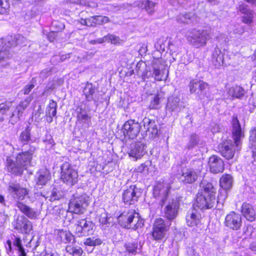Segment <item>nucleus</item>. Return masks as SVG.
<instances>
[{
  "label": "nucleus",
  "mask_w": 256,
  "mask_h": 256,
  "mask_svg": "<svg viewBox=\"0 0 256 256\" xmlns=\"http://www.w3.org/2000/svg\"><path fill=\"white\" fill-rule=\"evenodd\" d=\"M35 148L30 146V149L24 152L19 153L14 161L10 157L6 158V166L9 172L15 175H20L24 170L30 164Z\"/></svg>",
  "instance_id": "nucleus-1"
},
{
  "label": "nucleus",
  "mask_w": 256,
  "mask_h": 256,
  "mask_svg": "<svg viewBox=\"0 0 256 256\" xmlns=\"http://www.w3.org/2000/svg\"><path fill=\"white\" fill-rule=\"evenodd\" d=\"M198 193L194 205L202 210L210 209L216 204L215 189L210 183L204 185Z\"/></svg>",
  "instance_id": "nucleus-2"
},
{
  "label": "nucleus",
  "mask_w": 256,
  "mask_h": 256,
  "mask_svg": "<svg viewBox=\"0 0 256 256\" xmlns=\"http://www.w3.org/2000/svg\"><path fill=\"white\" fill-rule=\"evenodd\" d=\"M211 28L198 30L194 28L188 32L186 38L188 42L194 48L204 46L210 38Z\"/></svg>",
  "instance_id": "nucleus-3"
},
{
  "label": "nucleus",
  "mask_w": 256,
  "mask_h": 256,
  "mask_svg": "<svg viewBox=\"0 0 256 256\" xmlns=\"http://www.w3.org/2000/svg\"><path fill=\"white\" fill-rule=\"evenodd\" d=\"M119 224L125 228L136 230L144 226V221L134 210L124 212L118 218Z\"/></svg>",
  "instance_id": "nucleus-4"
},
{
  "label": "nucleus",
  "mask_w": 256,
  "mask_h": 256,
  "mask_svg": "<svg viewBox=\"0 0 256 256\" xmlns=\"http://www.w3.org/2000/svg\"><path fill=\"white\" fill-rule=\"evenodd\" d=\"M60 170V178L64 183L74 186L78 182V172L68 162H65L62 164Z\"/></svg>",
  "instance_id": "nucleus-5"
},
{
  "label": "nucleus",
  "mask_w": 256,
  "mask_h": 256,
  "mask_svg": "<svg viewBox=\"0 0 256 256\" xmlns=\"http://www.w3.org/2000/svg\"><path fill=\"white\" fill-rule=\"evenodd\" d=\"M88 196L85 194L74 195L69 203L70 212L76 214H83L88 204Z\"/></svg>",
  "instance_id": "nucleus-6"
},
{
  "label": "nucleus",
  "mask_w": 256,
  "mask_h": 256,
  "mask_svg": "<svg viewBox=\"0 0 256 256\" xmlns=\"http://www.w3.org/2000/svg\"><path fill=\"white\" fill-rule=\"evenodd\" d=\"M75 232L79 236H88L93 234L95 224L87 218L78 220L74 225Z\"/></svg>",
  "instance_id": "nucleus-7"
},
{
  "label": "nucleus",
  "mask_w": 256,
  "mask_h": 256,
  "mask_svg": "<svg viewBox=\"0 0 256 256\" xmlns=\"http://www.w3.org/2000/svg\"><path fill=\"white\" fill-rule=\"evenodd\" d=\"M164 72L163 66L158 60L153 62L152 69L146 70L142 74V79L154 78V80L160 81L162 80Z\"/></svg>",
  "instance_id": "nucleus-8"
},
{
  "label": "nucleus",
  "mask_w": 256,
  "mask_h": 256,
  "mask_svg": "<svg viewBox=\"0 0 256 256\" xmlns=\"http://www.w3.org/2000/svg\"><path fill=\"white\" fill-rule=\"evenodd\" d=\"M170 186L169 184L162 183L158 184L154 188L153 194L154 198L160 201V204L162 206L170 198L168 194Z\"/></svg>",
  "instance_id": "nucleus-9"
},
{
  "label": "nucleus",
  "mask_w": 256,
  "mask_h": 256,
  "mask_svg": "<svg viewBox=\"0 0 256 256\" xmlns=\"http://www.w3.org/2000/svg\"><path fill=\"white\" fill-rule=\"evenodd\" d=\"M170 224L166 222L162 218H157L154 221L152 236L156 240H162L168 230Z\"/></svg>",
  "instance_id": "nucleus-10"
},
{
  "label": "nucleus",
  "mask_w": 256,
  "mask_h": 256,
  "mask_svg": "<svg viewBox=\"0 0 256 256\" xmlns=\"http://www.w3.org/2000/svg\"><path fill=\"white\" fill-rule=\"evenodd\" d=\"M142 126L140 124L134 120H127L122 126L124 134L130 138H136L140 132Z\"/></svg>",
  "instance_id": "nucleus-11"
},
{
  "label": "nucleus",
  "mask_w": 256,
  "mask_h": 256,
  "mask_svg": "<svg viewBox=\"0 0 256 256\" xmlns=\"http://www.w3.org/2000/svg\"><path fill=\"white\" fill-rule=\"evenodd\" d=\"M8 190L9 194L18 202L24 200L28 194V190L16 182H9Z\"/></svg>",
  "instance_id": "nucleus-12"
},
{
  "label": "nucleus",
  "mask_w": 256,
  "mask_h": 256,
  "mask_svg": "<svg viewBox=\"0 0 256 256\" xmlns=\"http://www.w3.org/2000/svg\"><path fill=\"white\" fill-rule=\"evenodd\" d=\"M141 190L136 186H130L128 188L124 190L122 194V198L126 204H133L137 202L140 196Z\"/></svg>",
  "instance_id": "nucleus-13"
},
{
  "label": "nucleus",
  "mask_w": 256,
  "mask_h": 256,
  "mask_svg": "<svg viewBox=\"0 0 256 256\" xmlns=\"http://www.w3.org/2000/svg\"><path fill=\"white\" fill-rule=\"evenodd\" d=\"M165 204H166L164 210L165 216L168 220L174 219L177 216L179 208V202L177 198H171Z\"/></svg>",
  "instance_id": "nucleus-14"
},
{
  "label": "nucleus",
  "mask_w": 256,
  "mask_h": 256,
  "mask_svg": "<svg viewBox=\"0 0 256 256\" xmlns=\"http://www.w3.org/2000/svg\"><path fill=\"white\" fill-rule=\"evenodd\" d=\"M224 224L229 228L232 230H238L242 226V216L238 213L231 212L226 216Z\"/></svg>",
  "instance_id": "nucleus-15"
},
{
  "label": "nucleus",
  "mask_w": 256,
  "mask_h": 256,
  "mask_svg": "<svg viewBox=\"0 0 256 256\" xmlns=\"http://www.w3.org/2000/svg\"><path fill=\"white\" fill-rule=\"evenodd\" d=\"M232 135L237 150L240 149L241 138L244 136V132L236 116H234L232 120Z\"/></svg>",
  "instance_id": "nucleus-16"
},
{
  "label": "nucleus",
  "mask_w": 256,
  "mask_h": 256,
  "mask_svg": "<svg viewBox=\"0 0 256 256\" xmlns=\"http://www.w3.org/2000/svg\"><path fill=\"white\" fill-rule=\"evenodd\" d=\"M218 150L222 156L226 159L232 158L235 154V146L230 140H228L218 145Z\"/></svg>",
  "instance_id": "nucleus-17"
},
{
  "label": "nucleus",
  "mask_w": 256,
  "mask_h": 256,
  "mask_svg": "<svg viewBox=\"0 0 256 256\" xmlns=\"http://www.w3.org/2000/svg\"><path fill=\"white\" fill-rule=\"evenodd\" d=\"M14 228L20 232L29 234L32 229V222L24 216L18 218L13 222Z\"/></svg>",
  "instance_id": "nucleus-18"
},
{
  "label": "nucleus",
  "mask_w": 256,
  "mask_h": 256,
  "mask_svg": "<svg viewBox=\"0 0 256 256\" xmlns=\"http://www.w3.org/2000/svg\"><path fill=\"white\" fill-rule=\"evenodd\" d=\"M200 173V171L193 168H183L180 178L185 184H192L197 180Z\"/></svg>",
  "instance_id": "nucleus-19"
},
{
  "label": "nucleus",
  "mask_w": 256,
  "mask_h": 256,
  "mask_svg": "<svg viewBox=\"0 0 256 256\" xmlns=\"http://www.w3.org/2000/svg\"><path fill=\"white\" fill-rule=\"evenodd\" d=\"M146 146L142 142H136L131 144L128 152L130 156L136 160L141 158L146 153Z\"/></svg>",
  "instance_id": "nucleus-20"
},
{
  "label": "nucleus",
  "mask_w": 256,
  "mask_h": 256,
  "mask_svg": "<svg viewBox=\"0 0 256 256\" xmlns=\"http://www.w3.org/2000/svg\"><path fill=\"white\" fill-rule=\"evenodd\" d=\"M142 123L144 129L150 132L151 138H154L158 135V129L156 120L145 117L142 120Z\"/></svg>",
  "instance_id": "nucleus-21"
},
{
  "label": "nucleus",
  "mask_w": 256,
  "mask_h": 256,
  "mask_svg": "<svg viewBox=\"0 0 256 256\" xmlns=\"http://www.w3.org/2000/svg\"><path fill=\"white\" fill-rule=\"evenodd\" d=\"M208 164L210 172L214 174L222 172L224 168L223 160L216 156H212L210 158Z\"/></svg>",
  "instance_id": "nucleus-22"
},
{
  "label": "nucleus",
  "mask_w": 256,
  "mask_h": 256,
  "mask_svg": "<svg viewBox=\"0 0 256 256\" xmlns=\"http://www.w3.org/2000/svg\"><path fill=\"white\" fill-rule=\"evenodd\" d=\"M134 4L152 16L155 12L156 3L150 0H140L136 2Z\"/></svg>",
  "instance_id": "nucleus-23"
},
{
  "label": "nucleus",
  "mask_w": 256,
  "mask_h": 256,
  "mask_svg": "<svg viewBox=\"0 0 256 256\" xmlns=\"http://www.w3.org/2000/svg\"><path fill=\"white\" fill-rule=\"evenodd\" d=\"M237 10L238 11L244 15L242 18V20L244 23L250 24L252 22L254 18L253 11L248 4H239Z\"/></svg>",
  "instance_id": "nucleus-24"
},
{
  "label": "nucleus",
  "mask_w": 256,
  "mask_h": 256,
  "mask_svg": "<svg viewBox=\"0 0 256 256\" xmlns=\"http://www.w3.org/2000/svg\"><path fill=\"white\" fill-rule=\"evenodd\" d=\"M54 234L56 235V240L58 242L67 244L74 241V236L68 230H56Z\"/></svg>",
  "instance_id": "nucleus-25"
},
{
  "label": "nucleus",
  "mask_w": 256,
  "mask_h": 256,
  "mask_svg": "<svg viewBox=\"0 0 256 256\" xmlns=\"http://www.w3.org/2000/svg\"><path fill=\"white\" fill-rule=\"evenodd\" d=\"M176 21L180 24H196L197 16L193 12L181 14L176 18Z\"/></svg>",
  "instance_id": "nucleus-26"
},
{
  "label": "nucleus",
  "mask_w": 256,
  "mask_h": 256,
  "mask_svg": "<svg viewBox=\"0 0 256 256\" xmlns=\"http://www.w3.org/2000/svg\"><path fill=\"white\" fill-rule=\"evenodd\" d=\"M35 181L37 185H46L50 179V172L46 168L41 169L35 176Z\"/></svg>",
  "instance_id": "nucleus-27"
},
{
  "label": "nucleus",
  "mask_w": 256,
  "mask_h": 256,
  "mask_svg": "<svg viewBox=\"0 0 256 256\" xmlns=\"http://www.w3.org/2000/svg\"><path fill=\"white\" fill-rule=\"evenodd\" d=\"M182 108L180 99L178 97L170 96L168 98L166 110L170 112H178Z\"/></svg>",
  "instance_id": "nucleus-28"
},
{
  "label": "nucleus",
  "mask_w": 256,
  "mask_h": 256,
  "mask_svg": "<svg viewBox=\"0 0 256 256\" xmlns=\"http://www.w3.org/2000/svg\"><path fill=\"white\" fill-rule=\"evenodd\" d=\"M242 214L248 221L253 222L256 219V212L252 206L248 203H244L242 206Z\"/></svg>",
  "instance_id": "nucleus-29"
},
{
  "label": "nucleus",
  "mask_w": 256,
  "mask_h": 256,
  "mask_svg": "<svg viewBox=\"0 0 256 256\" xmlns=\"http://www.w3.org/2000/svg\"><path fill=\"white\" fill-rule=\"evenodd\" d=\"M26 42V38L18 34L14 38L12 36H8L4 41V44L6 46V49L18 44H24Z\"/></svg>",
  "instance_id": "nucleus-30"
},
{
  "label": "nucleus",
  "mask_w": 256,
  "mask_h": 256,
  "mask_svg": "<svg viewBox=\"0 0 256 256\" xmlns=\"http://www.w3.org/2000/svg\"><path fill=\"white\" fill-rule=\"evenodd\" d=\"M187 224L190 226L197 225L200 222V215L196 210H190L186 216Z\"/></svg>",
  "instance_id": "nucleus-31"
},
{
  "label": "nucleus",
  "mask_w": 256,
  "mask_h": 256,
  "mask_svg": "<svg viewBox=\"0 0 256 256\" xmlns=\"http://www.w3.org/2000/svg\"><path fill=\"white\" fill-rule=\"evenodd\" d=\"M16 206L20 212L24 214L28 218L30 219H36L37 218V212L34 209L27 205L20 202H17Z\"/></svg>",
  "instance_id": "nucleus-32"
},
{
  "label": "nucleus",
  "mask_w": 256,
  "mask_h": 256,
  "mask_svg": "<svg viewBox=\"0 0 256 256\" xmlns=\"http://www.w3.org/2000/svg\"><path fill=\"white\" fill-rule=\"evenodd\" d=\"M212 62L217 68L224 64V54L218 48H215L212 52Z\"/></svg>",
  "instance_id": "nucleus-33"
},
{
  "label": "nucleus",
  "mask_w": 256,
  "mask_h": 256,
  "mask_svg": "<svg viewBox=\"0 0 256 256\" xmlns=\"http://www.w3.org/2000/svg\"><path fill=\"white\" fill-rule=\"evenodd\" d=\"M233 184V178L229 174H224L220 179V187L224 190L230 189Z\"/></svg>",
  "instance_id": "nucleus-34"
},
{
  "label": "nucleus",
  "mask_w": 256,
  "mask_h": 256,
  "mask_svg": "<svg viewBox=\"0 0 256 256\" xmlns=\"http://www.w3.org/2000/svg\"><path fill=\"white\" fill-rule=\"evenodd\" d=\"M77 114V120L80 124H85L86 126H89L90 123V117L89 116L86 112L82 110V108H79Z\"/></svg>",
  "instance_id": "nucleus-35"
},
{
  "label": "nucleus",
  "mask_w": 256,
  "mask_h": 256,
  "mask_svg": "<svg viewBox=\"0 0 256 256\" xmlns=\"http://www.w3.org/2000/svg\"><path fill=\"white\" fill-rule=\"evenodd\" d=\"M228 94L232 97L242 98L244 95L245 91L241 86H235L229 88Z\"/></svg>",
  "instance_id": "nucleus-36"
},
{
  "label": "nucleus",
  "mask_w": 256,
  "mask_h": 256,
  "mask_svg": "<svg viewBox=\"0 0 256 256\" xmlns=\"http://www.w3.org/2000/svg\"><path fill=\"white\" fill-rule=\"evenodd\" d=\"M164 94L162 92H158L154 95L152 100L149 108L150 109H158L160 107L161 100L163 98Z\"/></svg>",
  "instance_id": "nucleus-37"
},
{
  "label": "nucleus",
  "mask_w": 256,
  "mask_h": 256,
  "mask_svg": "<svg viewBox=\"0 0 256 256\" xmlns=\"http://www.w3.org/2000/svg\"><path fill=\"white\" fill-rule=\"evenodd\" d=\"M30 126H28L26 129L21 132L19 140L23 144H27L30 140Z\"/></svg>",
  "instance_id": "nucleus-38"
},
{
  "label": "nucleus",
  "mask_w": 256,
  "mask_h": 256,
  "mask_svg": "<svg viewBox=\"0 0 256 256\" xmlns=\"http://www.w3.org/2000/svg\"><path fill=\"white\" fill-rule=\"evenodd\" d=\"M126 252L129 254L135 255L137 252L138 248V242H129L124 244Z\"/></svg>",
  "instance_id": "nucleus-39"
},
{
  "label": "nucleus",
  "mask_w": 256,
  "mask_h": 256,
  "mask_svg": "<svg viewBox=\"0 0 256 256\" xmlns=\"http://www.w3.org/2000/svg\"><path fill=\"white\" fill-rule=\"evenodd\" d=\"M110 218H108L106 213H102L99 216L100 226L104 230H106L111 225L109 222Z\"/></svg>",
  "instance_id": "nucleus-40"
},
{
  "label": "nucleus",
  "mask_w": 256,
  "mask_h": 256,
  "mask_svg": "<svg viewBox=\"0 0 256 256\" xmlns=\"http://www.w3.org/2000/svg\"><path fill=\"white\" fill-rule=\"evenodd\" d=\"M66 250L72 256H80L83 252L82 248L78 246H67Z\"/></svg>",
  "instance_id": "nucleus-41"
},
{
  "label": "nucleus",
  "mask_w": 256,
  "mask_h": 256,
  "mask_svg": "<svg viewBox=\"0 0 256 256\" xmlns=\"http://www.w3.org/2000/svg\"><path fill=\"white\" fill-rule=\"evenodd\" d=\"M95 92V88L92 84H88L84 90V93L86 100L90 101L93 99V94Z\"/></svg>",
  "instance_id": "nucleus-42"
},
{
  "label": "nucleus",
  "mask_w": 256,
  "mask_h": 256,
  "mask_svg": "<svg viewBox=\"0 0 256 256\" xmlns=\"http://www.w3.org/2000/svg\"><path fill=\"white\" fill-rule=\"evenodd\" d=\"M57 104L54 100H50L49 104L46 108V116H56V114Z\"/></svg>",
  "instance_id": "nucleus-43"
},
{
  "label": "nucleus",
  "mask_w": 256,
  "mask_h": 256,
  "mask_svg": "<svg viewBox=\"0 0 256 256\" xmlns=\"http://www.w3.org/2000/svg\"><path fill=\"white\" fill-rule=\"evenodd\" d=\"M198 136L195 134H192L189 138V140L186 146V148L188 150L193 149L198 144Z\"/></svg>",
  "instance_id": "nucleus-44"
},
{
  "label": "nucleus",
  "mask_w": 256,
  "mask_h": 256,
  "mask_svg": "<svg viewBox=\"0 0 256 256\" xmlns=\"http://www.w3.org/2000/svg\"><path fill=\"white\" fill-rule=\"evenodd\" d=\"M227 197V190L222 188L218 192L216 204L223 206L224 203Z\"/></svg>",
  "instance_id": "nucleus-45"
},
{
  "label": "nucleus",
  "mask_w": 256,
  "mask_h": 256,
  "mask_svg": "<svg viewBox=\"0 0 256 256\" xmlns=\"http://www.w3.org/2000/svg\"><path fill=\"white\" fill-rule=\"evenodd\" d=\"M62 196L63 194L62 191L54 188L52 191L50 195L49 196V200L51 202L58 200L62 198Z\"/></svg>",
  "instance_id": "nucleus-46"
},
{
  "label": "nucleus",
  "mask_w": 256,
  "mask_h": 256,
  "mask_svg": "<svg viewBox=\"0 0 256 256\" xmlns=\"http://www.w3.org/2000/svg\"><path fill=\"white\" fill-rule=\"evenodd\" d=\"M10 7L8 0H0V14H6L8 12Z\"/></svg>",
  "instance_id": "nucleus-47"
},
{
  "label": "nucleus",
  "mask_w": 256,
  "mask_h": 256,
  "mask_svg": "<svg viewBox=\"0 0 256 256\" xmlns=\"http://www.w3.org/2000/svg\"><path fill=\"white\" fill-rule=\"evenodd\" d=\"M102 242L100 239L94 238H87L84 242V244L86 246H96L100 245Z\"/></svg>",
  "instance_id": "nucleus-48"
},
{
  "label": "nucleus",
  "mask_w": 256,
  "mask_h": 256,
  "mask_svg": "<svg viewBox=\"0 0 256 256\" xmlns=\"http://www.w3.org/2000/svg\"><path fill=\"white\" fill-rule=\"evenodd\" d=\"M24 110V109L22 108L19 105H18L16 107L12 115V118L14 117L15 116H16V118H14L15 122L20 120V118L22 116L23 112Z\"/></svg>",
  "instance_id": "nucleus-49"
},
{
  "label": "nucleus",
  "mask_w": 256,
  "mask_h": 256,
  "mask_svg": "<svg viewBox=\"0 0 256 256\" xmlns=\"http://www.w3.org/2000/svg\"><path fill=\"white\" fill-rule=\"evenodd\" d=\"M94 19L96 25L106 24L110 21L108 18L106 16H94Z\"/></svg>",
  "instance_id": "nucleus-50"
},
{
  "label": "nucleus",
  "mask_w": 256,
  "mask_h": 256,
  "mask_svg": "<svg viewBox=\"0 0 256 256\" xmlns=\"http://www.w3.org/2000/svg\"><path fill=\"white\" fill-rule=\"evenodd\" d=\"M198 80H192L190 81L188 84V88L190 93L192 94L196 92L198 88Z\"/></svg>",
  "instance_id": "nucleus-51"
},
{
  "label": "nucleus",
  "mask_w": 256,
  "mask_h": 256,
  "mask_svg": "<svg viewBox=\"0 0 256 256\" xmlns=\"http://www.w3.org/2000/svg\"><path fill=\"white\" fill-rule=\"evenodd\" d=\"M9 52L6 48H3L0 51V66H3L2 62L9 56Z\"/></svg>",
  "instance_id": "nucleus-52"
},
{
  "label": "nucleus",
  "mask_w": 256,
  "mask_h": 256,
  "mask_svg": "<svg viewBox=\"0 0 256 256\" xmlns=\"http://www.w3.org/2000/svg\"><path fill=\"white\" fill-rule=\"evenodd\" d=\"M12 106L10 102H4L0 104V113L2 114L8 110Z\"/></svg>",
  "instance_id": "nucleus-53"
},
{
  "label": "nucleus",
  "mask_w": 256,
  "mask_h": 256,
  "mask_svg": "<svg viewBox=\"0 0 256 256\" xmlns=\"http://www.w3.org/2000/svg\"><path fill=\"white\" fill-rule=\"evenodd\" d=\"M250 142L252 145H256V126L252 128L250 131Z\"/></svg>",
  "instance_id": "nucleus-54"
},
{
  "label": "nucleus",
  "mask_w": 256,
  "mask_h": 256,
  "mask_svg": "<svg viewBox=\"0 0 256 256\" xmlns=\"http://www.w3.org/2000/svg\"><path fill=\"white\" fill-rule=\"evenodd\" d=\"M116 37L114 35H108L107 36H104L103 38H99L96 40L98 43L100 44L103 42L104 41L108 40L111 41L112 43L116 42Z\"/></svg>",
  "instance_id": "nucleus-55"
},
{
  "label": "nucleus",
  "mask_w": 256,
  "mask_h": 256,
  "mask_svg": "<svg viewBox=\"0 0 256 256\" xmlns=\"http://www.w3.org/2000/svg\"><path fill=\"white\" fill-rule=\"evenodd\" d=\"M32 98L30 96L26 98L24 100L22 101L18 104L24 109L26 110L28 106L30 104Z\"/></svg>",
  "instance_id": "nucleus-56"
},
{
  "label": "nucleus",
  "mask_w": 256,
  "mask_h": 256,
  "mask_svg": "<svg viewBox=\"0 0 256 256\" xmlns=\"http://www.w3.org/2000/svg\"><path fill=\"white\" fill-rule=\"evenodd\" d=\"M34 87V84L32 83L28 84L25 86V87L22 90V92L24 94H28Z\"/></svg>",
  "instance_id": "nucleus-57"
},
{
  "label": "nucleus",
  "mask_w": 256,
  "mask_h": 256,
  "mask_svg": "<svg viewBox=\"0 0 256 256\" xmlns=\"http://www.w3.org/2000/svg\"><path fill=\"white\" fill-rule=\"evenodd\" d=\"M198 86L199 90L201 92H202L204 90H205L207 88H208V84L207 83L204 82V81L198 80Z\"/></svg>",
  "instance_id": "nucleus-58"
},
{
  "label": "nucleus",
  "mask_w": 256,
  "mask_h": 256,
  "mask_svg": "<svg viewBox=\"0 0 256 256\" xmlns=\"http://www.w3.org/2000/svg\"><path fill=\"white\" fill-rule=\"evenodd\" d=\"M86 26H96L94 19V16L86 18Z\"/></svg>",
  "instance_id": "nucleus-59"
},
{
  "label": "nucleus",
  "mask_w": 256,
  "mask_h": 256,
  "mask_svg": "<svg viewBox=\"0 0 256 256\" xmlns=\"http://www.w3.org/2000/svg\"><path fill=\"white\" fill-rule=\"evenodd\" d=\"M14 245L18 248V250L23 248L21 240L20 238H16L14 241Z\"/></svg>",
  "instance_id": "nucleus-60"
},
{
  "label": "nucleus",
  "mask_w": 256,
  "mask_h": 256,
  "mask_svg": "<svg viewBox=\"0 0 256 256\" xmlns=\"http://www.w3.org/2000/svg\"><path fill=\"white\" fill-rule=\"evenodd\" d=\"M42 112V109L41 108V106H39L38 110L33 114V117H34L36 119L39 118Z\"/></svg>",
  "instance_id": "nucleus-61"
},
{
  "label": "nucleus",
  "mask_w": 256,
  "mask_h": 256,
  "mask_svg": "<svg viewBox=\"0 0 256 256\" xmlns=\"http://www.w3.org/2000/svg\"><path fill=\"white\" fill-rule=\"evenodd\" d=\"M250 146L252 148V158L254 159V162H256V145L254 146L250 143Z\"/></svg>",
  "instance_id": "nucleus-62"
},
{
  "label": "nucleus",
  "mask_w": 256,
  "mask_h": 256,
  "mask_svg": "<svg viewBox=\"0 0 256 256\" xmlns=\"http://www.w3.org/2000/svg\"><path fill=\"white\" fill-rule=\"evenodd\" d=\"M50 74V71L48 70H44L40 72V77L44 78V77L48 76Z\"/></svg>",
  "instance_id": "nucleus-63"
},
{
  "label": "nucleus",
  "mask_w": 256,
  "mask_h": 256,
  "mask_svg": "<svg viewBox=\"0 0 256 256\" xmlns=\"http://www.w3.org/2000/svg\"><path fill=\"white\" fill-rule=\"evenodd\" d=\"M18 256H26V253L24 251V248H20V249L18 250Z\"/></svg>",
  "instance_id": "nucleus-64"
}]
</instances>
